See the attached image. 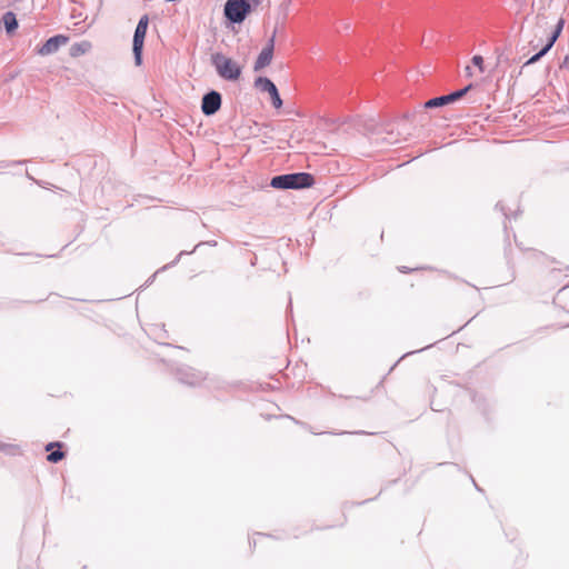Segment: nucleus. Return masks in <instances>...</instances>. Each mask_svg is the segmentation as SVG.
Segmentation results:
<instances>
[{"label":"nucleus","mask_w":569,"mask_h":569,"mask_svg":"<svg viewBox=\"0 0 569 569\" xmlns=\"http://www.w3.org/2000/svg\"><path fill=\"white\" fill-rule=\"evenodd\" d=\"M313 177L306 172L276 176L271 179V187L276 189H301L311 187Z\"/></svg>","instance_id":"7ed1b4c3"},{"label":"nucleus","mask_w":569,"mask_h":569,"mask_svg":"<svg viewBox=\"0 0 569 569\" xmlns=\"http://www.w3.org/2000/svg\"><path fill=\"white\" fill-rule=\"evenodd\" d=\"M254 86L259 90L269 93V96L271 98L272 106L276 109H280L282 107V99L279 96L277 87L270 79L260 77V78L256 79Z\"/></svg>","instance_id":"39448f33"},{"label":"nucleus","mask_w":569,"mask_h":569,"mask_svg":"<svg viewBox=\"0 0 569 569\" xmlns=\"http://www.w3.org/2000/svg\"><path fill=\"white\" fill-rule=\"evenodd\" d=\"M472 88V84H468L461 90L455 91L447 96L437 97L433 99H430L426 102V108H436V107H442L449 103H452L460 98H462L470 89Z\"/></svg>","instance_id":"0eeeda50"},{"label":"nucleus","mask_w":569,"mask_h":569,"mask_svg":"<svg viewBox=\"0 0 569 569\" xmlns=\"http://www.w3.org/2000/svg\"><path fill=\"white\" fill-rule=\"evenodd\" d=\"M149 19L147 16L141 17L139 20L133 36V54H134V62L137 66L141 64L142 59V49H143V42L148 29Z\"/></svg>","instance_id":"20e7f679"},{"label":"nucleus","mask_w":569,"mask_h":569,"mask_svg":"<svg viewBox=\"0 0 569 569\" xmlns=\"http://www.w3.org/2000/svg\"><path fill=\"white\" fill-rule=\"evenodd\" d=\"M211 62L218 76L228 81H237L242 72V67L233 59L217 52L212 54Z\"/></svg>","instance_id":"f257e3e1"},{"label":"nucleus","mask_w":569,"mask_h":569,"mask_svg":"<svg viewBox=\"0 0 569 569\" xmlns=\"http://www.w3.org/2000/svg\"><path fill=\"white\" fill-rule=\"evenodd\" d=\"M563 24H565L563 19H560L556 26V29H555L552 36L550 37L548 43L537 54L532 56L526 62V64H531V63L537 62L542 56H545L551 49V47L553 46V43L556 42V40L558 39V37L561 33V31L563 29Z\"/></svg>","instance_id":"1a4fd4ad"},{"label":"nucleus","mask_w":569,"mask_h":569,"mask_svg":"<svg viewBox=\"0 0 569 569\" xmlns=\"http://www.w3.org/2000/svg\"><path fill=\"white\" fill-rule=\"evenodd\" d=\"M273 56V38L270 39L269 43L262 49L254 62V71H259L264 67L269 66Z\"/></svg>","instance_id":"9d476101"},{"label":"nucleus","mask_w":569,"mask_h":569,"mask_svg":"<svg viewBox=\"0 0 569 569\" xmlns=\"http://www.w3.org/2000/svg\"><path fill=\"white\" fill-rule=\"evenodd\" d=\"M90 49H91V43L89 41L84 40L81 42L73 43L70 47L69 52H70L71 57L78 58V57L83 56L87 52H89Z\"/></svg>","instance_id":"9b49d317"},{"label":"nucleus","mask_w":569,"mask_h":569,"mask_svg":"<svg viewBox=\"0 0 569 569\" xmlns=\"http://www.w3.org/2000/svg\"><path fill=\"white\" fill-rule=\"evenodd\" d=\"M54 445H56V443H49V445L47 446V448H46V449H47V451H49V450H50Z\"/></svg>","instance_id":"dca6fc26"},{"label":"nucleus","mask_w":569,"mask_h":569,"mask_svg":"<svg viewBox=\"0 0 569 569\" xmlns=\"http://www.w3.org/2000/svg\"><path fill=\"white\" fill-rule=\"evenodd\" d=\"M62 457H63V453L61 451H53L48 455V460L50 462H58L59 460L62 459Z\"/></svg>","instance_id":"4468645a"},{"label":"nucleus","mask_w":569,"mask_h":569,"mask_svg":"<svg viewBox=\"0 0 569 569\" xmlns=\"http://www.w3.org/2000/svg\"><path fill=\"white\" fill-rule=\"evenodd\" d=\"M465 71H466V74H467L468 77H472V76H473V72H472L471 67L467 66V67H466V69H465Z\"/></svg>","instance_id":"2eb2a0df"},{"label":"nucleus","mask_w":569,"mask_h":569,"mask_svg":"<svg viewBox=\"0 0 569 569\" xmlns=\"http://www.w3.org/2000/svg\"><path fill=\"white\" fill-rule=\"evenodd\" d=\"M565 64H568V57L565 58V61H563Z\"/></svg>","instance_id":"f3484780"},{"label":"nucleus","mask_w":569,"mask_h":569,"mask_svg":"<svg viewBox=\"0 0 569 569\" xmlns=\"http://www.w3.org/2000/svg\"><path fill=\"white\" fill-rule=\"evenodd\" d=\"M68 41L69 37L63 34H57L54 37L49 38L40 48H38L37 53L42 57L53 54L62 46L67 44Z\"/></svg>","instance_id":"423d86ee"},{"label":"nucleus","mask_w":569,"mask_h":569,"mask_svg":"<svg viewBox=\"0 0 569 569\" xmlns=\"http://www.w3.org/2000/svg\"><path fill=\"white\" fill-rule=\"evenodd\" d=\"M472 63L479 69L480 72L485 71L483 58L481 56H475L472 58Z\"/></svg>","instance_id":"ddd939ff"},{"label":"nucleus","mask_w":569,"mask_h":569,"mask_svg":"<svg viewBox=\"0 0 569 569\" xmlns=\"http://www.w3.org/2000/svg\"><path fill=\"white\" fill-rule=\"evenodd\" d=\"M259 4L260 0H228L224 4V16L233 23H241Z\"/></svg>","instance_id":"f03ea898"},{"label":"nucleus","mask_w":569,"mask_h":569,"mask_svg":"<svg viewBox=\"0 0 569 569\" xmlns=\"http://www.w3.org/2000/svg\"><path fill=\"white\" fill-rule=\"evenodd\" d=\"M221 107V96L217 91L204 94L201 102V110L206 116L214 114Z\"/></svg>","instance_id":"6e6552de"},{"label":"nucleus","mask_w":569,"mask_h":569,"mask_svg":"<svg viewBox=\"0 0 569 569\" xmlns=\"http://www.w3.org/2000/svg\"><path fill=\"white\" fill-rule=\"evenodd\" d=\"M2 22L8 33L13 32L18 28L16 14L11 11L6 12L2 17Z\"/></svg>","instance_id":"f8f14e48"}]
</instances>
